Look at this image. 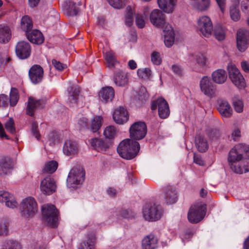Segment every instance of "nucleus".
<instances>
[{"mask_svg":"<svg viewBox=\"0 0 249 249\" xmlns=\"http://www.w3.org/2000/svg\"><path fill=\"white\" fill-rule=\"evenodd\" d=\"M231 170L237 174L249 171V146L239 143L229 152L228 158Z\"/></svg>","mask_w":249,"mask_h":249,"instance_id":"obj_1","label":"nucleus"},{"mask_svg":"<svg viewBox=\"0 0 249 249\" xmlns=\"http://www.w3.org/2000/svg\"><path fill=\"white\" fill-rule=\"evenodd\" d=\"M140 149V144L136 141L127 139L122 141L117 147V152L123 158L131 160L135 158Z\"/></svg>","mask_w":249,"mask_h":249,"instance_id":"obj_2","label":"nucleus"},{"mask_svg":"<svg viewBox=\"0 0 249 249\" xmlns=\"http://www.w3.org/2000/svg\"><path fill=\"white\" fill-rule=\"evenodd\" d=\"M43 220L50 226L55 228L58 225V213L52 204H45L42 207Z\"/></svg>","mask_w":249,"mask_h":249,"instance_id":"obj_3","label":"nucleus"},{"mask_svg":"<svg viewBox=\"0 0 249 249\" xmlns=\"http://www.w3.org/2000/svg\"><path fill=\"white\" fill-rule=\"evenodd\" d=\"M162 213L160 205L155 203H146L142 209L144 218L149 221H155L160 219Z\"/></svg>","mask_w":249,"mask_h":249,"instance_id":"obj_4","label":"nucleus"},{"mask_svg":"<svg viewBox=\"0 0 249 249\" xmlns=\"http://www.w3.org/2000/svg\"><path fill=\"white\" fill-rule=\"evenodd\" d=\"M85 173L80 166L73 167L70 172L67 179V186L74 188L76 185L81 184L85 179Z\"/></svg>","mask_w":249,"mask_h":249,"instance_id":"obj_5","label":"nucleus"},{"mask_svg":"<svg viewBox=\"0 0 249 249\" xmlns=\"http://www.w3.org/2000/svg\"><path fill=\"white\" fill-rule=\"evenodd\" d=\"M206 205L197 203L192 206L188 213V219L192 223H197L200 221L206 214Z\"/></svg>","mask_w":249,"mask_h":249,"instance_id":"obj_6","label":"nucleus"},{"mask_svg":"<svg viewBox=\"0 0 249 249\" xmlns=\"http://www.w3.org/2000/svg\"><path fill=\"white\" fill-rule=\"evenodd\" d=\"M21 213L26 218L33 217L37 211V204L35 198L28 197L23 199L20 204Z\"/></svg>","mask_w":249,"mask_h":249,"instance_id":"obj_7","label":"nucleus"},{"mask_svg":"<svg viewBox=\"0 0 249 249\" xmlns=\"http://www.w3.org/2000/svg\"><path fill=\"white\" fill-rule=\"evenodd\" d=\"M130 137L132 140L138 141L142 139L147 133V126L143 122H135L129 128Z\"/></svg>","mask_w":249,"mask_h":249,"instance_id":"obj_8","label":"nucleus"},{"mask_svg":"<svg viewBox=\"0 0 249 249\" xmlns=\"http://www.w3.org/2000/svg\"><path fill=\"white\" fill-rule=\"evenodd\" d=\"M201 91L207 96L213 98L216 96V86L208 76H203L200 81Z\"/></svg>","mask_w":249,"mask_h":249,"instance_id":"obj_9","label":"nucleus"},{"mask_svg":"<svg viewBox=\"0 0 249 249\" xmlns=\"http://www.w3.org/2000/svg\"><path fill=\"white\" fill-rule=\"evenodd\" d=\"M158 107L159 117L162 119L166 118L170 114V109L168 103L163 98H159L152 103L151 109L154 110Z\"/></svg>","mask_w":249,"mask_h":249,"instance_id":"obj_10","label":"nucleus"},{"mask_svg":"<svg viewBox=\"0 0 249 249\" xmlns=\"http://www.w3.org/2000/svg\"><path fill=\"white\" fill-rule=\"evenodd\" d=\"M249 41V31L244 29L239 30L237 33L236 43L240 52H244L247 49Z\"/></svg>","mask_w":249,"mask_h":249,"instance_id":"obj_11","label":"nucleus"},{"mask_svg":"<svg viewBox=\"0 0 249 249\" xmlns=\"http://www.w3.org/2000/svg\"><path fill=\"white\" fill-rule=\"evenodd\" d=\"M45 104L44 100L42 99H36L33 97H29L27 103L26 108V114L30 116H33L36 109L44 107Z\"/></svg>","mask_w":249,"mask_h":249,"instance_id":"obj_12","label":"nucleus"},{"mask_svg":"<svg viewBox=\"0 0 249 249\" xmlns=\"http://www.w3.org/2000/svg\"><path fill=\"white\" fill-rule=\"evenodd\" d=\"M198 28L204 36L209 37L211 35L213 31V25L211 19L207 16L200 18L198 20Z\"/></svg>","mask_w":249,"mask_h":249,"instance_id":"obj_13","label":"nucleus"},{"mask_svg":"<svg viewBox=\"0 0 249 249\" xmlns=\"http://www.w3.org/2000/svg\"><path fill=\"white\" fill-rule=\"evenodd\" d=\"M16 53L17 56L21 59L28 58L31 54V47L30 44L25 41L18 42L16 46Z\"/></svg>","mask_w":249,"mask_h":249,"instance_id":"obj_14","label":"nucleus"},{"mask_svg":"<svg viewBox=\"0 0 249 249\" xmlns=\"http://www.w3.org/2000/svg\"><path fill=\"white\" fill-rule=\"evenodd\" d=\"M56 189L55 181L51 176L46 177L41 181L40 190L43 193L50 195L55 192Z\"/></svg>","mask_w":249,"mask_h":249,"instance_id":"obj_15","label":"nucleus"},{"mask_svg":"<svg viewBox=\"0 0 249 249\" xmlns=\"http://www.w3.org/2000/svg\"><path fill=\"white\" fill-rule=\"evenodd\" d=\"M43 68L38 65H33L29 71L30 79L35 84L41 82L43 77Z\"/></svg>","mask_w":249,"mask_h":249,"instance_id":"obj_16","label":"nucleus"},{"mask_svg":"<svg viewBox=\"0 0 249 249\" xmlns=\"http://www.w3.org/2000/svg\"><path fill=\"white\" fill-rule=\"evenodd\" d=\"M151 22L155 26L163 28L166 26L164 15L160 10L155 9L151 13L150 16Z\"/></svg>","mask_w":249,"mask_h":249,"instance_id":"obj_17","label":"nucleus"},{"mask_svg":"<svg viewBox=\"0 0 249 249\" xmlns=\"http://www.w3.org/2000/svg\"><path fill=\"white\" fill-rule=\"evenodd\" d=\"M89 141L91 146L95 150L101 152L107 151L112 144V142H108L107 140L104 141L100 138H92Z\"/></svg>","mask_w":249,"mask_h":249,"instance_id":"obj_18","label":"nucleus"},{"mask_svg":"<svg viewBox=\"0 0 249 249\" xmlns=\"http://www.w3.org/2000/svg\"><path fill=\"white\" fill-rule=\"evenodd\" d=\"M113 118L116 124H122L127 122L129 115L126 109L120 107L117 108L113 114Z\"/></svg>","mask_w":249,"mask_h":249,"instance_id":"obj_19","label":"nucleus"},{"mask_svg":"<svg viewBox=\"0 0 249 249\" xmlns=\"http://www.w3.org/2000/svg\"><path fill=\"white\" fill-rule=\"evenodd\" d=\"M163 197L167 204H173L178 200V193L172 186H167L163 189Z\"/></svg>","mask_w":249,"mask_h":249,"instance_id":"obj_20","label":"nucleus"},{"mask_svg":"<svg viewBox=\"0 0 249 249\" xmlns=\"http://www.w3.org/2000/svg\"><path fill=\"white\" fill-rule=\"evenodd\" d=\"M218 103L217 109L221 115L223 117H231L232 114V110L228 102L224 99H220Z\"/></svg>","mask_w":249,"mask_h":249,"instance_id":"obj_21","label":"nucleus"},{"mask_svg":"<svg viewBox=\"0 0 249 249\" xmlns=\"http://www.w3.org/2000/svg\"><path fill=\"white\" fill-rule=\"evenodd\" d=\"M0 201L4 202L5 205L10 208L18 206V203L13 195L6 191H0Z\"/></svg>","mask_w":249,"mask_h":249,"instance_id":"obj_22","label":"nucleus"},{"mask_svg":"<svg viewBox=\"0 0 249 249\" xmlns=\"http://www.w3.org/2000/svg\"><path fill=\"white\" fill-rule=\"evenodd\" d=\"M68 92L69 94L68 104L70 107H73L77 103L80 93L79 87L77 86H70L68 88Z\"/></svg>","mask_w":249,"mask_h":249,"instance_id":"obj_23","label":"nucleus"},{"mask_svg":"<svg viewBox=\"0 0 249 249\" xmlns=\"http://www.w3.org/2000/svg\"><path fill=\"white\" fill-rule=\"evenodd\" d=\"M113 81L118 87H125L128 82L127 73L122 70H119L114 73Z\"/></svg>","mask_w":249,"mask_h":249,"instance_id":"obj_24","label":"nucleus"},{"mask_svg":"<svg viewBox=\"0 0 249 249\" xmlns=\"http://www.w3.org/2000/svg\"><path fill=\"white\" fill-rule=\"evenodd\" d=\"M164 43L167 47L172 46L175 41V34L173 28L167 24L163 29Z\"/></svg>","mask_w":249,"mask_h":249,"instance_id":"obj_25","label":"nucleus"},{"mask_svg":"<svg viewBox=\"0 0 249 249\" xmlns=\"http://www.w3.org/2000/svg\"><path fill=\"white\" fill-rule=\"evenodd\" d=\"M13 167V161L10 158H5L2 159L0 163V176H4L10 174Z\"/></svg>","mask_w":249,"mask_h":249,"instance_id":"obj_26","label":"nucleus"},{"mask_svg":"<svg viewBox=\"0 0 249 249\" xmlns=\"http://www.w3.org/2000/svg\"><path fill=\"white\" fill-rule=\"evenodd\" d=\"M99 96L105 102L111 101L114 97V90L111 87L103 88L99 93Z\"/></svg>","mask_w":249,"mask_h":249,"instance_id":"obj_27","label":"nucleus"},{"mask_svg":"<svg viewBox=\"0 0 249 249\" xmlns=\"http://www.w3.org/2000/svg\"><path fill=\"white\" fill-rule=\"evenodd\" d=\"M158 242L154 235H148L142 241V249H156L158 247Z\"/></svg>","mask_w":249,"mask_h":249,"instance_id":"obj_28","label":"nucleus"},{"mask_svg":"<svg viewBox=\"0 0 249 249\" xmlns=\"http://www.w3.org/2000/svg\"><path fill=\"white\" fill-rule=\"evenodd\" d=\"M63 151L64 154L67 156L74 155L77 153L78 148L75 142L68 140L64 144Z\"/></svg>","mask_w":249,"mask_h":249,"instance_id":"obj_29","label":"nucleus"},{"mask_svg":"<svg viewBox=\"0 0 249 249\" xmlns=\"http://www.w3.org/2000/svg\"><path fill=\"white\" fill-rule=\"evenodd\" d=\"M231 5L230 7V15L234 21H237L240 19V11L238 9L239 0H231Z\"/></svg>","mask_w":249,"mask_h":249,"instance_id":"obj_30","label":"nucleus"},{"mask_svg":"<svg viewBox=\"0 0 249 249\" xmlns=\"http://www.w3.org/2000/svg\"><path fill=\"white\" fill-rule=\"evenodd\" d=\"M28 39L32 43L41 44L44 41L42 33L38 30H34L31 33H26Z\"/></svg>","mask_w":249,"mask_h":249,"instance_id":"obj_31","label":"nucleus"},{"mask_svg":"<svg viewBox=\"0 0 249 249\" xmlns=\"http://www.w3.org/2000/svg\"><path fill=\"white\" fill-rule=\"evenodd\" d=\"M160 8L167 13H172L176 5V0H158Z\"/></svg>","mask_w":249,"mask_h":249,"instance_id":"obj_32","label":"nucleus"},{"mask_svg":"<svg viewBox=\"0 0 249 249\" xmlns=\"http://www.w3.org/2000/svg\"><path fill=\"white\" fill-rule=\"evenodd\" d=\"M196 147L200 152H205L209 148V144L206 138L204 136L197 135L195 139Z\"/></svg>","mask_w":249,"mask_h":249,"instance_id":"obj_33","label":"nucleus"},{"mask_svg":"<svg viewBox=\"0 0 249 249\" xmlns=\"http://www.w3.org/2000/svg\"><path fill=\"white\" fill-rule=\"evenodd\" d=\"M212 76L213 81L218 84L224 83L227 79L226 72L222 69H218L213 71Z\"/></svg>","mask_w":249,"mask_h":249,"instance_id":"obj_34","label":"nucleus"},{"mask_svg":"<svg viewBox=\"0 0 249 249\" xmlns=\"http://www.w3.org/2000/svg\"><path fill=\"white\" fill-rule=\"evenodd\" d=\"M11 37V31L10 28L4 25H0V43L8 42Z\"/></svg>","mask_w":249,"mask_h":249,"instance_id":"obj_35","label":"nucleus"},{"mask_svg":"<svg viewBox=\"0 0 249 249\" xmlns=\"http://www.w3.org/2000/svg\"><path fill=\"white\" fill-rule=\"evenodd\" d=\"M103 122L102 117L100 116L94 117L89 123V129L93 132H97L101 128Z\"/></svg>","mask_w":249,"mask_h":249,"instance_id":"obj_36","label":"nucleus"},{"mask_svg":"<svg viewBox=\"0 0 249 249\" xmlns=\"http://www.w3.org/2000/svg\"><path fill=\"white\" fill-rule=\"evenodd\" d=\"M95 241V235L93 232L88 233L87 241L81 244L80 249H93Z\"/></svg>","mask_w":249,"mask_h":249,"instance_id":"obj_37","label":"nucleus"},{"mask_svg":"<svg viewBox=\"0 0 249 249\" xmlns=\"http://www.w3.org/2000/svg\"><path fill=\"white\" fill-rule=\"evenodd\" d=\"M20 24L22 30L26 33H28L33 28L32 20L28 16L22 17Z\"/></svg>","mask_w":249,"mask_h":249,"instance_id":"obj_38","label":"nucleus"},{"mask_svg":"<svg viewBox=\"0 0 249 249\" xmlns=\"http://www.w3.org/2000/svg\"><path fill=\"white\" fill-rule=\"evenodd\" d=\"M105 59L107 63V66L109 68H112L118 63L116 60L115 53L112 51H109L106 52L105 54Z\"/></svg>","mask_w":249,"mask_h":249,"instance_id":"obj_39","label":"nucleus"},{"mask_svg":"<svg viewBox=\"0 0 249 249\" xmlns=\"http://www.w3.org/2000/svg\"><path fill=\"white\" fill-rule=\"evenodd\" d=\"M116 133V129L114 126L109 125L107 126L104 131L103 134L108 142H112Z\"/></svg>","mask_w":249,"mask_h":249,"instance_id":"obj_40","label":"nucleus"},{"mask_svg":"<svg viewBox=\"0 0 249 249\" xmlns=\"http://www.w3.org/2000/svg\"><path fill=\"white\" fill-rule=\"evenodd\" d=\"M148 15V8H145L143 12V16L137 14L136 16V23L139 28H142L145 25L144 18H146Z\"/></svg>","mask_w":249,"mask_h":249,"instance_id":"obj_41","label":"nucleus"},{"mask_svg":"<svg viewBox=\"0 0 249 249\" xmlns=\"http://www.w3.org/2000/svg\"><path fill=\"white\" fill-rule=\"evenodd\" d=\"M58 167V163L56 161L52 160L45 164L42 172L43 173L52 174L54 173Z\"/></svg>","mask_w":249,"mask_h":249,"instance_id":"obj_42","label":"nucleus"},{"mask_svg":"<svg viewBox=\"0 0 249 249\" xmlns=\"http://www.w3.org/2000/svg\"><path fill=\"white\" fill-rule=\"evenodd\" d=\"M227 69L229 73V78H230L231 81H234V82H235L236 83V82L234 79V76L241 73L239 71L234 65H233L231 63H230L228 64Z\"/></svg>","mask_w":249,"mask_h":249,"instance_id":"obj_43","label":"nucleus"},{"mask_svg":"<svg viewBox=\"0 0 249 249\" xmlns=\"http://www.w3.org/2000/svg\"><path fill=\"white\" fill-rule=\"evenodd\" d=\"M19 99L18 90L17 89L12 88L11 89L10 98L9 99L11 106H15Z\"/></svg>","mask_w":249,"mask_h":249,"instance_id":"obj_44","label":"nucleus"},{"mask_svg":"<svg viewBox=\"0 0 249 249\" xmlns=\"http://www.w3.org/2000/svg\"><path fill=\"white\" fill-rule=\"evenodd\" d=\"M9 225L8 220L3 219L0 220V236H4L8 234Z\"/></svg>","mask_w":249,"mask_h":249,"instance_id":"obj_45","label":"nucleus"},{"mask_svg":"<svg viewBox=\"0 0 249 249\" xmlns=\"http://www.w3.org/2000/svg\"><path fill=\"white\" fill-rule=\"evenodd\" d=\"M234 79L237 82L235 83L234 81H231L233 84L238 89L244 88L246 86V83L243 75L240 73L234 76Z\"/></svg>","mask_w":249,"mask_h":249,"instance_id":"obj_46","label":"nucleus"},{"mask_svg":"<svg viewBox=\"0 0 249 249\" xmlns=\"http://www.w3.org/2000/svg\"><path fill=\"white\" fill-rule=\"evenodd\" d=\"M214 35L215 38L219 41L224 40L225 37V31L220 26H216L215 27Z\"/></svg>","mask_w":249,"mask_h":249,"instance_id":"obj_47","label":"nucleus"},{"mask_svg":"<svg viewBox=\"0 0 249 249\" xmlns=\"http://www.w3.org/2000/svg\"><path fill=\"white\" fill-rule=\"evenodd\" d=\"M79 11V8L76 5L75 3L70 1L69 7L67 9L68 14L71 16H76Z\"/></svg>","mask_w":249,"mask_h":249,"instance_id":"obj_48","label":"nucleus"},{"mask_svg":"<svg viewBox=\"0 0 249 249\" xmlns=\"http://www.w3.org/2000/svg\"><path fill=\"white\" fill-rule=\"evenodd\" d=\"M138 76L142 79H148L151 74V71L149 68L139 69L137 70Z\"/></svg>","mask_w":249,"mask_h":249,"instance_id":"obj_49","label":"nucleus"},{"mask_svg":"<svg viewBox=\"0 0 249 249\" xmlns=\"http://www.w3.org/2000/svg\"><path fill=\"white\" fill-rule=\"evenodd\" d=\"M6 249H21L20 244L17 241L9 240L4 243Z\"/></svg>","mask_w":249,"mask_h":249,"instance_id":"obj_50","label":"nucleus"},{"mask_svg":"<svg viewBox=\"0 0 249 249\" xmlns=\"http://www.w3.org/2000/svg\"><path fill=\"white\" fill-rule=\"evenodd\" d=\"M127 13L125 15V24L127 26H130L133 21V11L129 6L127 7Z\"/></svg>","mask_w":249,"mask_h":249,"instance_id":"obj_51","label":"nucleus"},{"mask_svg":"<svg viewBox=\"0 0 249 249\" xmlns=\"http://www.w3.org/2000/svg\"><path fill=\"white\" fill-rule=\"evenodd\" d=\"M5 127L7 131L9 133L12 134H14L16 133L15 123L14 120L12 118H9V119L5 123Z\"/></svg>","mask_w":249,"mask_h":249,"instance_id":"obj_52","label":"nucleus"},{"mask_svg":"<svg viewBox=\"0 0 249 249\" xmlns=\"http://www.w3.org/2000/svg\"><path fill=\"white\" fill-rule=\"evenodd\" d=\"M196 60L198 64L204 67L206 65L207 59L206 56L201 53H198L195 55Z\"/></svg>","mask_w":249,"mask_h":249,"instance_id":"obj_53","label":"nucleus"},{"mask_svg":"<svg viewBox=\"0 0 249 249\" xmlns=\"http://www.w3.org/2000/svg\"><path fill=\"white\" fill-rule=\"evenodd\" d=\"M151 58L152 62L155 65H159L161 63L162 59L160 53L158 52H153L151 54Z\"/></svg>","mask_w":249,"mask_h":249,"instance_id":"obj_54","label":"nucleus"},{"mask_svg":"<svg viewBox=\"0 0 249 249\" xmlns=\"http://www.w3.org/2000/svg\"><path fill=\"white\" fill-rule=\"evenodd\" d=\"M109 4L115 8L120 9L124 5L125 0H107Z\"/></svg>","mask_w":249,"mask_h":249,"instance_id":"obj_55","label":"nucleus"},{"mask_svg":"<svg viewBox=\"0 0 249 249\" xmlns=\"http://www.w3.org/2000/svg\"><path fill=\"white\" fill-rule=\"evenodd\" d=\"M233 106L237 112L240 113L243 111L244 106L242 100L234 99L233 101Z\"/></svg>","mask_w":249,"mask_h":249,"instance_id":"obj_56","label":"nucleus"},{"mask_svg":"<svg viewBox=\"0 0 249 249\" xmlns=\"http://www.w3.org/2000/svg\"><path fill=\"white\" fill-rule=\"evenodd\" d=\"M52 64L56 70L59 71H63L67 68L66 65L61 63L55 59L52 60Z\"/></svg>","mask_w":249,"mask_h":249,"instance_id":"obj_57","label":"nucleus"},{"mask_svg":"<svg viewBox=\"0 0 249 249\" xmlns=\"http://www.w3.org/2000/svg\"><path fill=\"white\" fill-rule=\"evenodd\" d=\"M89 123L88 119L84 117L80 118L78 122V124L81 128L88 129H89Z\"/></svg>","mask_w":249,"mask_h":249,"instance_id":"obj_58","label":"nucleus"},{"mask_svg":"<svg viewBox=\"0 0 249 249\" xmlns=\"http://www.w3.org/2000/svg\"><path fill=\"white\" fill-rule=\"evenodd\" d=\"M121 215L124 218H129L135 216V213L131 210H123L120 212Z\"/></svg>","mask_w":249,"mask_h":249,"instance_id":"obj_59","label":"nucleus"},{"mask_svg":"<svg viewBox=\"0 0 249 249\" xmlns=\"http://www.w3.org/2000/svg\"><path fill=\"white\" fill-rule=\"evenodd\" d=\"M194 234V232L191 229H187L185 230L181 234V238L183 240H188L192 238Z\"/></svg>","mask_w":249,"mask_h":249,"instance_id":"obj_60","label":"nucleus"},{"mask_svg":"<svg viewBox=\"0 0 249 249\" xmlns=\"http://www.w3.org/2000/svg\"><path fill=\"white\" fill-rule=\"evenodd\" d=\"M32 247L33 249H46V245L41 241L34 242Z\"/></svg>","mask_w":249,"mask_h":249,"instance_id":"obj_61","label":"nucleus"},{"mask_svg":"<svg viewBox=\"0 0 249 249\" xmlns=\"http://www.w3.org/2000/svg\"><path fill=\"white\" fill-rule=\"evenodd\" d=\"M240 133L241 132L239 129L235 128L231 134V138L235 141H238L241 136Z\"/></svg>","mask_w":249,"mask_h":249,"instance_id":"obj_62","label":"nucleus"},{"mask_svg":"<svg viewBox=\"0 0 249 249\" xmlns=\"http://www.w3.org/2000/svg\"><path fill=\"white\" fill-rule=\"evenodd\" d=\"M9 98L4 94L0 95V107H5L8 104Z\"/></svg>","mask_w":249,"mask_h":249,"instance_id":"obj_63","label":"nucleus"},{"mask_svg":"<svg viewBox=\"0 0 249 249\" xmlns=\"http://www.w3.org/2000/svg\"><path fill=\"white\" fill-rule=\"evenodd\" d=\"M194 161L196 164H198L200 166H204L205 165V162L202 159L201 157L197 154H194Z\"/></svg>","mask_w":249,"mask_h":249,"instance_id":"obj_64","label":"nucleus"}]
</instances>
